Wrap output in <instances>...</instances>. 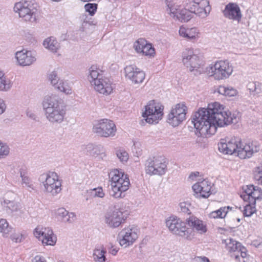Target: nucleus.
Instances as JSON below:
<instances>
[{
	"label": "nucleus",
	"instance_id": "obj_40",
	"mask_svg": "<svg viewBox=\"0 0 262 262\" xmlns=\"http://www.w3.org/2000/svg\"><path fill=\"white\" fill-rule=\"evenodd\" d=\"M0 78V90L8 91L11 87V84L9 79H7L4 74L3 76Z\"/></svg>",
	"mask_w": 262,
	"mask_h": 262
},
{
	"label": "nucleus",
	"instance_id": "obj_54",
	"mask_svg": "<svg viewBox=\"0 0 262 262\" xmlns=\"http://www.w3.org/2000/svg\"><path fill=\"white\" fill-rule=\"evenodd\" d=\"M255 85V82H249L247 84V88L250 92L254 93Z\"/></svg>",
	"mask_w": 262,
	"mask_h": 262
},
{
	"label": "nucleus",
	"instance_id": "obj_12",
	"mask_svg": "<svg viewBox=\"0 0 262 262\" xmlns=\"http://www.w3.org/2000/svg\"><path fill=\"white\" fill-rule=\"evenodd\" d=\"M93 132L99 136L107 138L115 135L116 128L113 121L103 119L95 123Z\"/></svg>",
	"mask_w": 262,
	"mask_h": 262
},
{
	"label": "nucleus",
	"instance_id": "obj_41",
	"mask_svg": "<svg viewBox=\"0 0 262 262\" xmlns=\"http://www.w3.org/2000/svg\"><path fill=\"white\" fill-rule=\"evenodd\" d=\"M146 40L144 38H139L134 44V48L138 53H140L143 48L146 45Z\"/></svg>",
	"mask_w": 262,
	"mask_h": 262
},
{
	"label": "nucleus",
	"instance_id": "obj_11",
	"mask_svg": "<svg viewBox=\"0 0 262 262\" xmlns=\"http://www.w3.org/2000/svg\"><path fill=\"white\" fill-rule=\"evenodd\" d=\"M145 171L149 174L163 175L167 170V164L164 158L156 157L147 159L145 162Z\"/></svg>",
	"mask_w": 262,
	"mask_h": 262
},
{
	"label": "nucleus",
	"instance_id": "obj_26",
	"mask_svg": "<svg viewBox=\"0 0 262 262\" xmlns=\"http://www.w3.org/2000/svg\"><path fill=\"white\" fill-rule=\"evenodd\" d=\"M226 248L230 252L241 253V256L245 258L247 256L246 249L241 244L231 238H227L224 241Z\"/></svg>",
	"mask_w": 262,
	"mask_h": 262
},
{
	"label": "nucleus",
	"instance_id": "obj_13",
	"mask_svg": "<svg viewBox=\"0 0 262 262\" xmlns=\"http://www.w3.org/2000/svg\"><path fill=\"white\" fill-rule=\"evenodd\" d=\"M182 62L190 71H198L203 65V61L192 48L185 49L182 53Z\"/></svg>",
	"mask_w": 262,
	"mask_h": 262
},
{
	"label": "nucleus",
	"instance_id": "obj_5",
	"mask_svg": "<svg viewBox=\"0 0 262 262\" xmlns=\"http://www.w3.org/2000/svg\"><path fill=\"white\" fill-rule=\"evenodd\" d=\"M88 80L95 91L100 94L107 95L113 91L111 80L104 76L102 71L95 66H92L89 69Z\"/></svg>",
	"mask_w": 262,
	"mask_h": 262
},
{
	"label": "nucleus",
	"instance_id": "obj_6",
	"mask_svg": "<svg viewBox=\"0 0 262 262\" xmlns=\"http://www.w3.org/2000/svg\"><path fill=\"white\" fill-rule=\"evenodd\" d=\"M109 177L111 186L110 195L116 199L123 197V192L128 189L130 184L127 176L121 170L114 169L110 172Z\"/></svg>",
	"mask_w": 262,
	"mask_h": 262
},
{
	"label": "nucleus",
	"instance_id": "obj_22",
	"mask_svg": "<svg viewBox=\"0 0 262 262\" xmlns=\"http://www.w3.org/2000/svg\"><path fill=\"white\" fill-rule=\"evenodd\" d=\"M13 173H19L21 179V184L23 187L26 188L28 190L34 189V184L31 179L27 174V167L25 165L15 164L13 166Z\"/></svg>",
	"mask_w": 262,
	"mask_h": 262
},
{
	"label": "nucleus",
	"instance_id": "obj_37",
	"mask_svg": "<svg viewBox=\"0 0 262 262\" xmlns=\"http://www.w3.org/2000/svg\"><path fill=\"white\" fill-rule=\"evenodd\" d=\"M218 92L219 94L227 96L229 97H233L237 94V91L231 86H225L221 85L218 88Z\"/></svg>",
	"mask_w": 262,
	"mask_h": 262
},
{
	"label": "nucleus",
	"instance_id": "obj_17",
	"mask_svg": "<svg viewBox=\"0 0 262 262\" xmlns=\"http://www.w3.org/2000/svg\"><path fill=\"white\" fill-rule=\"evenodd\" d=\"M15 194L12 192H8L6 193L1 202L2 205L5 208L8 213L12 214H22L24 213L23 207L20 203L10 200Z\"/></svg>",
	"mask_w": 262,
	"mask_h": 262
},
{
	"label": "nucleus",
	"instance_id": "obj_29",
	"mask_svg": "<svg viewBox=\"0 0 262 262\" xmlns=\"http://www.w3.org/2000/svg\"><path fill=\"white\" fill-rule=\"evenodd\" d=\"M187 224L200 233H204L207 231V227L203 222L194 216H191L186 219Z\"/></svg>",
	"mask_w": 262,
	"mask_h": 262
},
{
	"label": "nucleus",
	"instance_id": "obj_10",
	"mask_svg": "<svg viewBox=\"0 0 262 262\" xmlns=\"http://www.w3.org/2000/svg\"><path fill=\"white\" fill-rule=\"evenodd\" d=\"M163 106L155 101H149L145 106L142 117L149 124H156L162 119L163 115Z\"/></svg>",
	"mask_w": 262,
	"mask_h": 262
},
{
	"label": "nucleus",
	"instance_id": "obj_3",
	"mask_svg": "<svg viewBox=\"0 0 262 262\" xmlns=\"http://www.w3.org/2000/svg\"><path fill=\"white\" fill-rule=\"evenodd\" d=\"M42 106L46 118L51 123L58 124L64 121L66 109L57 96H46L42 100Z\"/></svg>",
	"mask_w": 262,
	"mask_h": 262
},
{
	"label": "nucleus",
	"instance_id": "obj_60",
	"mask_svg": "<svg viewBox=\"0 0 262 262\" xmlns=\"http://www.w3.org/2000/svg\"><path fill=\"white\" fill-rule=\"evenodd\" d=\"M58 262H64V261H59Z\"/></svg>",
	"mask_w": 262,
	"mask_h": 262
},
{
	"label": "nucleus",
	"instance_id": "obj_53",
	"mask_svg": "<svg viewBox=\"0 0 262 262\" xmlns=\"http://www.w3.org/2000/svg\"><path fill=\"white\" fill-rule=\"evenodd\" d=\"M27 116L33 120H37V116L31 111H27Z\"/></svg>",
	"mask_w": 262,
	"mask_h": 262
},
{
	"label": "nucleus",
	"instance_id": "obj_35",
	"mask_svg": "<svg viewBox=\"0 0 262 262\" xmlns=\"http://www.w3.org/2000/svg\"><path fill=\"white\" fill-rule=\"evenodd\" d=\"M55 89L66 94H71L72 92L70 83L67 80L63 79L58 82V84Z\"/></svg>",
	"mask_w": 262,
	"mask_h": 262
},
{
	"label": "nucleus",
	"instance_id": "obj_47",
	"mask_svg": "<svg viewBox=\"0 0 262 262\" xmlns=\"http://www.w3.org/2000/svg\"><path fill=\"white\" fill-rule=\"evenodd\" d=\"M117 156L122 162H126L128 159V153L123 150H119L117 151Z\"/></svg>",
	"mask_w": 262,
	"mask_h": 262
},
{
	"label": "nucleus",
	"instance_id": "obj_55",
	"mask_svg": "<svg viewBox=\"0 0 262 262\" xmlns=\"http://www.w3.org/2000/svg\"><path fill=\"white\" fill-rule=\"evenodd\" d=\"M6 107V105L4 100L0 98V115L4 113Z\"/></svg>",
	"mask_w": 262,
	"mask_h": 262
},
{
	"label": "nucleus",
	"instance_id": "obj_4",
	"mask_svg": "<svg viewBox=\"0 0 262 262\" xmlns=\"http://www.w3.org/2000/svg\"><path fill=\"white\" fill-rule=\"evenodd\" d=\"M38 6L34 1H21L15 3L13 9L21 20L30 24L36 23L39 12Z\"/></svg>",
	"mask_w": 262,
	"mask_h": 262
},
{
	"label": "nucleus",
	"instance_id": "obj_38",
	"mask_svg": "<svg viewBox=\"0 0 262 262\" xmlns=\"http://www.w3.org/2000/svg\"><path fill=\"white\" fill-rule=\"evenodd\" d=\"M48 77L49 81L55 88L58 84V82L61 80L59 78L57 72L55 71H52L49 73Z\"/></svg>",
	"mask_w": 262,
	"mask_h": 262
},
{
	"label": "nucleus",
	"instance_id": "obj_51",
	"mask_svg": "<svg viewBox=\"0 0 262 262\" xmlns=\"http://www.w3.org/2000/svg\"><path fill=\"white\" fill-rule=\"evenodd\" d=\"M32 262H47L46 258L41 255L35 256L32 260Z\"/></svg>",
	"mask_w": 262,
	"mask_h": 262
},
{
	"label": "nucleus",
	"instance_id": "obj_33",
	"mask_svg": "<svg viewBox=\"0 0 262 262\" xmlns=\"http://www.w3.org/2000/svg\"><path fill=\"white\" fill-rule=\"evenodd\" d=\"M105 250L103 247L95 248L93 251V258L95 262H107L105 257Z\"/></svg>",
	"mask_w": 262,
	"mask_h": 262
},
{
	"label": "nucleus",
	"instance_id": "obj_8",
	"mask_svg": "<svg viewBox=\"0 0 262 262\" xmlns=\"http://www.w3.org/2000/svg\"><path fill=\"white\" fill-rule=\"evenodd\" d=\"M186 224V221L173 215L169 216L165 221L166 227L172 234L188 239L190 238L191 230Z\"/></svg>",
	"mask_w": 262,
	"mask_h": 262
},
{
	"label": "nucleus",
	"instance_id": "obj_20",
	"mask_svg": "<svg viewBox=\"0 0 262 262\" xmlns=\"http://www.w3.org/2000/svg\"><path fill=\"white\" fill-rule=\"evenodd\" d=\"M18 64L21 67L30 66L36 60L35 54L31 51L23 50L15 53Z\"/></svg>",
	"mask_w": 262,
	"mask_h": 262
},
{
	"label": "nucleus",
	"instance_id": "obj_18",
	"mask_svg": "<svg viewBox=\"0 0 262 262\" xmlns=\"http://www.w3.org/2000/svg\"><path fill=\"white\" fill-rule=\"evenodd\" d=\"M167 8L166 12L171 17L181 22H187L190 20L189 12L183 10L180 6L173 4L169 2L166 4Z\"/></svg>",
	"mask_w": 262,
	"mask_h": 262
},
{
	"label": "nucleus",
	"instance_id": "obj_34",
	"mask_svg": "<svg viewBox=\"0 0 262 262\" xmlns=\"http://www.w3.org/2000/svg\"><path fill=\"white\" fill-rule=\"evenodd\" d=\"M12 228L9 226L6 219H0V234L4 237H8L11 232Z\"/></svg>",
	"mask_w": 262,
	"mask_h": 262
},
{
	"label": "nucleus",
	"instance_id": "obj_15",
	"mask_svg": "<svg viewBox=\"0 0 262 262\" xmlns=\"http://www.w3.org/2000/svg\"><path fill=\"white\" fill-rule=\"evenodd\" d=\"M34 235L43 245L54 246L56 243V236L50 228L38 226L34 231Z\"/></svg>",
	"mask_w": 262,
	"mask_h": 262
},
{
	"label": "nucleus",
	"instance_id": "obj_23",
	"mask_svg": "<svg viewBox=\"0 0 262 262\" xmlns=\"http://www.w3.org/2000/svg\"><path fill=\"white\" fill-rule=\"evenodd\" d=\"M245 194L242 195L245 201L255 204L256 200L262 199V190L258 187L247 185L245 189Z\"/></svg>",
	"mask_w": 262,
	"mask_h": 262
},
{
	"label": "nucleus",
	"instance_id": "obj_16",
	"mask_svg": "<svg viewBox=\"0 0 262 262\" xmlns=\"http://www.w3.org/2000/svg\"><path fill=\"white\" fill-rule=\"evenodd\" d=\"M138 237V229L133 226L123 229L119 233L118 237L121 246L126 247L132 245Z\"/></svg>",
	"mask_w": 262,
	"mask_h": 262
},
{
	"label": "nucleus",
	"instance_id": "obj_27",
	"mask_svg": "<svg viewBox=\"0 0 262 262\" xmlns=\"http://www.w3.org/2000/svg\"><path fill=\"white\" fill-rule=\"evenodd\" d=\"M179 35L180 36L187 40L193 41L198 40L200 37L199 31L195 27L186 28L183 27H181L179 29Z\"/></svg>",
	"mask_w": 262,
	"mask_h": 262
},
{
	"label": "nucleus",
	"instance_id": "obj_32",
	"mask_svg": "<svg viewBox=\"0 0 262 262\" xmlns=\"http://www.w3.org/2000/svg\"><path fill=\"white\" fill-rule=\"evenodd\" d=\"M43 46L45 48L53 53L57 52L59 48V43L53 37L46 38L43 41Z\"/></svg>",
	"mask_w": 262,
	"mask_h": 262
},
{
	"label": "nucleus",
	"instance_id": "obj_39",
	"mask_svg": "<svg viewBox=\"0 0 262 262\" xmlns=\"http://www.w3.org/2000/svg\"><path fill=\"white\" fill-rule=\"evenodd\" d=\"M247 202V204H246L244 207L243 214L246 216H250L256 210L255 204H253L249 201Z\"/></svg>",
	"mask_w": 262,
	"mask_h": 262
},
{
	"label": "nucleus",
	"instance_id": "obj_24",
	"mask_svg": "<svg viewBox=\"0 0 262 262\" xmlns=\"http://www.w3.org/2000/svg\"><path fill=\"white\" fill-rule=\"evenodd\" d=\"M223 13L225 17L238 22L240 21L242 16L239 7L234 3H230L226 5Z\"/></svg>",
	"mask_w": 262,
	"mask_h": 262
},
{
	"label": "nucleus",
	"instance_id": "obj_14",
	"mask_svg": "<svg viewBox=\"0 0 262 262\" xmlns=\"http://www.w3.org/2000/svg\"><path fill=\"white\" fill-rule=\"evenodd\" d=\"M187 107L183 103H178L172 108L167 116V122L173 127L178 126L186 119Z\"/></svg>",
	"mask_w": 262,
	"mask_h": 262
},
{
	"label": "nucleus",
	"instance_id": "obj_42",
	"mask_svg": "<svg viewBox=\"0 0 262 262\" xmlns=\"http://www.w3.org/2000/svg\"><path fill=\"white\" fill-rule=\"evenodd\" d=\"M254 178L258 184H262V162L255 168Z\"/></svg>",
	"mask_w": 262,
	"mask_h": 262
},
{
	"label": "nucleus",
	"instance_id": "obj_50",
	"mask_svg": "<svg viewBox=\"0 0 262 262\" xmlns=\"http://www.w3.org/2000/svg\"><path fill=\"white\" fill-rule=\"evenodd\" d=\"M193 262H210L208 258L205 256H196L193 259Z\"/></svg>",
	"mask_w": 262,
	"mask_h": 262
},
{
	"label": "nucleus",
	"instance_id": "obj_46",
	"mask_svg": "<svg viewBox=\"0 0 262 262\" xmlns=\"http://www.w3.org/2000/svg\"><path fill=\"white\" fill-rule=\"evenodd\" d=\"M179 206L180 211L187 214H190L191 213V211L189 209L191 205L189 203L187 202H181L179 204Z\"/></svg>",
	"mask_w": 262,
	"mask_h": 262
},
{
	"label": "nucleus",
	"instance_id": "obj_58",
	"mask_svg": "<svg viewBox=\"0 0 262 262\" xmlns=\"http://www.w3.org/2000/svg\"><path fill=\"white\" fill-rule=\"evenodd\" d=\"M198 174H199V172H196V173H191L189 176V178L191 179H193V177H195L197 176Z\"/></svg>",
	"mask_w": 262,
	"mask_h": 262
},
{
	"label": "nucleus",
	"instance_id": "obj_19",
	"mask_svg": "<svg viewBox=\"0 0 262 262\" xmlns=\"http://www.w3.org/2000/svg\"><path fill=\"white\" fill-rule=\"evenodd\" d=\"M124 72L125 77L134 84L141 83L145 79V73L136 66H127L124 68Z\"/></svg>",
	"mask_w": 262,
	"mask_h": 262
},
{
	"label": "nucleus",
	"instance_id": "obj_30",
	"mask_svg": "<svg viewBox=\"0 0 262 262\" xmlns=\"http://www.w3.org/2000/svg\"><path fill=\"white\" fill-rule=\"evenodd\" d=\"M57 219L64 223H72L75 220L76 215L73 212H69L64 208H58L56 211Z\"/></svg>",
	"mask_w": 262,
	"mask_h": 262
},
{
	"label": "nucleus",
	"instance_id": "obj_36",
	"mask_svg": "<svg viewBox=\"0 0 262 262\" xmlns=\"http://www.w3.org/2000/svg\"><path fill=\"white\" fill-rule=\"evenodd\" d=\"M229 208V206L221 207L218 210L210 213L209 217L211 219L224 218L226 216Z\"/></svg>",
	"mask_w": 262,
	"mask_h": 262
},
{
	"label": "nucleus",
	"instance_id": "obj_56",
	"mask_svg": "<svg viewBox=\"0 0 262 262\" xmlns=\"http://www.w3.org/2000/svg\"><path fill=\"white\" fill-rule=\"evenodd\" d=\"M118 249L115 246L111 245V246L109 249V253H111L112 255H115L118 252Z\"/></svg>",
	"mask_w": 262,
	"mask_h": 262
},
{
	"label": "nucleus",
	"instance_id": "obj_57",
	"mask_svg": "<svg viewBox=\"0 0 262 262\" xmlns=\"http://www.w3.org/2000/svg\"><path fill=\"white\" fill-rule=\"evenodd\" d=\"M233 255H232V256H234V258L236 260H238L241 256V253L238 252H233Z\"/></svg>",
	"mask_w": 262,
	"mask_h": 262
},
{
	"label": "nucleus",
	"instance_id": "obj_1",
	"mask_svg": "<svg viewBox=\"0 0 262 262\" xmlns=\"http://www.w3.org/2000/svg\"><path fill=\"white\" fill-rule=\"evenodd\" d=\"M224 110L223 105L215 102L209 104L207 108H202L196 112L191 121L196 128V135L207 137L214 134L217 127L237 122V118L234 114Z\"/></svg>",
	"mask_w": 262,
	"mask_h": 262
},
{
	"label": "nucleus",
	"instance_id": "obj_28",
	"mask_svg": "<svg viewBox=\"0 0 262 262\" xmlns=\"http://www.w3.org/2000/svg\"><path fill=\"white\" fill-rule=\"evenodd\" d=\"M183 10H186L187 11L190 13V19L192 17L193 13L202 17H205L208 14V12L200 10V8L196 4L193 3L192 0L187 1L185 5V8H183Z\"/></svg>",
	"mask_w": 262,
	"mask_h": 262
},
{
	"label": "nucleus",
	"instance_id": "obj_48",
	"mask_svg": "<svg viewBox=\"0 0 262 262\" xmlns=\"http://www.w3.org/2000/svg\"><path fill=\"white\" fill-rule=\"evenodd\" d=\"M23 237H24L23 234L19 232H15L13 233L10 236V238L12 239V241L15 243L21 242L22 241Z\"/></svg>",
	"mask_w": 262,
	"mask_h": 262
},
{
	"label": "nucleus",
	"instance_id": "obj_44",
	"mask_svg": "<svg viewBox=\"0 0 262 262\" xmlns=\"http://www.w3.org/2000/svg\"><path fill=\"white\" fill-rule=\"evenodd\" d=\"M84 9L86 12H88L90 15L93 16L97 10V5L96 4L88 3L85 5Z\"/></svg>",
	"mask_w": 262,
	"mask_h": 262
},
{
	"label": "nucleus",
	"instance_id": "obj_9",
	"mask_svg": "<svg viewBox=\"0 0 262 262\" xmlns=\"http://www.w3.org/2000/svg\"><path fill=\"white\" fill-rule=\"evenodd\" d=\"M39 181L42 184L44 190L55 196L60 192L61 190V182L59 179V176L55 172L41 174Z\"/></svg>",
	"mask_w": 262,
	"mask_h": 262
},
{
	"label": "nucleus",
	"instance_id": "obj_2",
	"mask_svg": "<svg viewBox=\"0 0 262 262\" xmlns=\"http://www.w3.org/2000/svg\"><path fill=\"white\" fill-rule=\"evenodd\" d=\"M220 152L225 154H236L241 159L249 158L253 154L257 152L259 146L254 142L243 145L241 139L238 137L221 139L218 144Z\"/></svg>",
	"mask_w": 262,
	"mask_h": 262
},
{
	"label": "nucleus",
	"instance_id": "obj_21",
	"mask_svg": "<svg viewBox=\"0 0 262 262\" xmlns=\"http://www.w3.org/2000/svg\"><path fill=\"white\" fill-rule=\"evenodd\" d=\"M124 220L123 212L118 209L108 211L105 215V222L111 228L119 227Z\"/></svg>",
	"mask_w": 262,
	"mask_h": 262
},
{
	"label": "nucleus",
	"instance_id": "obj_43",
	"mask_svg": "<svg viewBox=\"0 0 262 262\" xmlns=\"http://www.w3.org/2000/svg\"><path fill=\"white\" fill-rule=\"evenodd\" d=\"M140 54L145 56H153L155 54V49L150 43L146 42V45L144 46L143 50H142Z\"/></svg>",
	"mask_w": 262,
	"mask_h": 262
},
{
	"label": "nucleus",
	"instance_id": "obj_49",
	"mask_svg": "<svg viewBox=\"0 0 262 262\" xmlns=\"http://www.w3.org/2000/svg\"><path fill=\"white\" fill-rule=\"evenodd\" d=\"M94 192V195L95 196L99 197L102 198L104 196V193L103 192V189L101 187H98L96 188H94L93 190Z\"/></svg>",
	"mask_w": 262,
	"mask_h": 262
},
{
	"label": "nucleus",
	"instance_id": "obj_31",
	"mask_svg": "<svg viewBox=\"0 0 262 262\" xmlns=\"http://www.w3.org/2000/svg\"><path fill=\"white\" fill-rule=\"evenodd\" d=\"M86 150L92 156L97 157L100 156V158L103 159L105 157V149L103 147L100 145H94L90 144H88L86 147Z\"/></svg>",
	"mask_w": 262,
	"mask_h": 262
},
{
	"label": "nucleus",
	"instance_id": "obj_25",
	"mask_svg": "<svg viewBox=\"0 0 262 262\" xmlns=\"http://www.w3.org/2000/svg\"><path fill=\"white\" fill-rule=\"evenodd\" d=\"M211 183L206 180L198 182L192 186L193 191L196 194H200V196L207 198L211 194Z\"/></svg>",
	"mask_w": 262,
	"mask_h": 262
},
{
	"label": "nucleus",
	"instance_id": "obj_52",
	"mask_svg": "<svg viewBox=\"0 0 262 262\" xmlns=\"http://www.w3.org/2000/svg\"><path fill=\"white\" fill-rule=\"evenodd\" d=\"M255 90H254V93L258 94L262 91V84L258 82H255Z\"/></svg>",
	"mask_w": 262,
	"mask_h": 262
},
{
	"label": "nucleus",
	"instance_id": "obj_45",
	"mask_svg": "<svg viewBox=\"0 0 262 262\" xmlns=\"http://www.w3.org/2000/svg\"><path fill=\"white\" fill-rule=\"evenodd\" d=\"M10 152L9 146L5 144L0 143V158H4L7 156Z\"/></svg>",
	"mask_w": 262,
	"mask_h": 262
},
{
	"label": "nucleus",
	"instance_id": "obj_7",
	"mask_svg": "<svg viewBox=\"0 0 262 262\" xmlns=\"http://www.w3.org/2000/svg\"><path fill=\"white\" fill-rule=\"evenodd\" d=\"M233 71V67L228 60L217 61L206 68L207 75L218 80L229 78Z\"/></svg>",
	"mask_w": 262,
	"mask_h": 262
},
{
	"label": "nucleus",
	"instance_id": "obj_59",
	"mask_svg": "<svg viewBox=\"0 0 262 262\" xmlns=\"http://www.w3.org/2000/svg\"><path fill=\"white\" fill-rule=\"evenodd\" d=\"M53 1H55V2H58V1H59L60 0H52Z\"/></svg>",
	"mask_w": 262,
	"mask_h": 262
}]
</instances>
